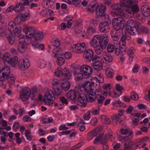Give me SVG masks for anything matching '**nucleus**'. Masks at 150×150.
<instances>
[{"label": "nucleus", "mask_w": 150, "mask_h": 150, "mask_svg": "<svg viewBox=\"0 0 150 150\" xmlns=\"http://www.w3.org/2000/svg\"><path fill=\"white\" fill-rule=\"evenodd\" d=\"M86 49V45L84 43H79L71 45L70 50L71 51L77 54L84 52Z\"/></svg>", "instance_id": "nucleus-8"}, {"label": "nucleus", "mask_w": 150, "mask_h": 150, "mask_svg": "<svg viewBox=\"0 0 150 150\" xmlns=\"http://www.w3.org/2000/svg\"><path fill=\"white\" fill-rule=\"evenodd\" d=\"M127 39V37L126 35H122L121 37L119 43L121 46H125L126 40Z\"/></svg>", "instance_id": "nucleus-41"}, {"label": "nucleus", "mask_w": 150, "mask_h": 150, "mask_svg": "<svg viewBox=\"0 0 150 150\" xmlns=\"http://www.w3.org/2000/svg\"><path fill=\"white\" fill-rule=\"evenodd\" d=\"M103 57L106 61L109 62H111L112 61L113 58L112 56L106 52L103 53Z\"/></svg>", "instance_id": "nucleus-30"}, {"label": "nucleus", "mask_w": 150, "mask_h": 150, "mask_svg": "<svg viewBox=\"0 0 150 150\" xmlns=\"http://www.w3.org/2000/svg\"><path fill=\"white\" fill-rule=\"evenodd\" d=\"M132 136H126L125 137H120L119 141L122 142H131V140L132 139Z\"/></svg>", "instance_id": "nucleus-32"}, {"label": "nucleus", "mask_w": 150, "mask_h": 150, "mask_svg": "<svg viewBox=\"0 0 150 150\" xmlns=\"http://www.w3.org/2000/svg\"><path fill=\"white\" fill-rule=\"evenodd\" d=\"M108 41V37L107 36H101L99 45L101 47L105 49L107 45Z\"/></svg>", "instance_id": "nucleus-23"}, {"label": "nucleus", "mask_w": 150, "mask_h": 150, "mask_svg": "<svg viewBox=\"0 0 150 150\" xmlns=\"http://www.w3.org/2000/svg\"><path fill=\"white\" fill-rule=\"evenodd\" d=\"M37 94V89L36 87H33L31 89L28 87L24 88L20 92V98L23 101H25L30 96L31 99L35 100L36 99L35 97Z\"/></svg>", "instance_id": "nucleus-4"}, {"label": "nucleus", "mask_w": 150, "mask_h": 150, "mask_svg": "<svg viewBox=\"0 0 150 150\" xmlns=\"http://www.w3.org/2000/svg\"><path fill=\"white\" fill-rule=\"evenodd\" d=\"M118 30L115 29L112 30L110 33L112 38L114 41L113 44L117 43L116 42H119L118 40L120 38V33Z\"/></svg>", "instance_id": "nucleus-21"}, {"label": "nucleus", "mask_w": 150, "mask_h": 150, "mask_svg": "<svg viewBox=\"0 0 150 150\" xmlns=\"http://www.w3.org/2000/svg\"><path fill=\"white\" fill-rule=\"evenodd\" d=\"M100 108L98 107L93 108L91 111V113L94 115H97L99 114Z\"/></svg>", "instance_id": "nucleus-47"}, {"label": "nucleus", "mask_w": 150, "mask_h": 150, "mask_svg": "<svg viewBox=\"0 0 150 150\" xmlns=\"http://www.w3.org/2000/svg\"><path fill=\"white\" fill-rule=\"evenodd\" d=\"M65 62V59L63 57H61L57 58V64L58 65L60 66H62L64 64Z\"/></svg>", "instance_id": "nucleus-45"}, {"label": "nucleus", "mask_w": 150, "mask_h": 150, "mask_svg": "<svg viewBox=\"0 0 150 150\" xmlns=\"http://www.w3.org/2000/svg\"><path fill=\"white\" fill-rule=\"evenodd\" d=\"M107 94L106 93V91H103L102 95L100 97V98L98 99V104H102L105 98H106Z\"/></svg>", "instance_id": "nucleus-33"}, {"label": "nucleus", "mask_w": 150, "mask_h": 150, "mask_svg": "<svg viewBox=\"0 0 150 150\" xmlns=\"http://www.w3.org/2000/svg\"><path fill=\"white\" fill-rule=\"evenodd\" d=\"M112 24L115 29L118 30L125 25V21L121 17H119L113 20Z\"/></svg>", "instance_id": "nucleus-10"}, {"label": "nucleus", "mask_w": 150, "mask_h": 150, "mask_svg": "<svg viewBox=\"0 0 150 150\" xmlns=\"http://www.w3.org/2000/svg\"><path fill=\"white\" fill-rule=\"evenodd\" d=\"M22 0L23 2V3H18L16 4L15 6L12 7L15 12L19 13L23 11L24 9L25 6L29 5V2L31 1V0Z\"/></svg>", "instance_id": "nucleus-12"}, {"label": "nucleus", "mask_w": 150, "mask_h": 150, "mask_svg": "<svg viewBox=\"0 0 150 150\" xmlns=\"http://www.w3.org/2000/svg\"><path fill=\"white\" fill-rule=\"evenodd\" d=\"M95 32L96 29L95 28L92 27H90L87 29L86 33V35L88 36H90Z\"/></svg>", "instance_id": "nucleus-43"}, {"label": "nucleus", "mask_w": 150, "mask_h": 150, "mask_svg": "<svg viewBox=\"0 0 150 150\" xmlns=\"http://www.w3.org/2000/svg\"><path fill=\"white\" fill-rule=\"evenodd\" d=\"M8 30L5 32V36L7 38L8 43L10 45H13L15 41L14 36L12 34L14 33L17 35L19 39V45L18 49L21 52H24L26 46L27 44L24 39V35L21 34V27L18 28L15 23L13 21L9 23L8 26Z\"/></svg>", "instance_id": "nucleus-2"}, {"label": "nucleus", "mask_w": 150, "mask_h": 150, "mask_svg": "<svg viewBox=\"0 0 150 150\" xmlns=\"http://www.w3.org/2000/svg\"><path fill=\"white\" fill-rule=\"evenodd\" d=\"M11 59V55L8 53H6L3 56V60L4 62L9 63Z\"/></svg>", "instance_id": "nucleus-39"}, {"label": "nucleus", "mask_w": 150, "mask_h": 150, "mask_svg": "<svg viewBox=\"0 0 150 150\" xmlns=\"http://www.w3.org/2000/svg\"><path fill=\"white\" fill-rule=\"evenodd\" d=\"M19 69L21 70H24L28 69L30 64L29 60L27 58L21 59L19 61L18 64Z\"/></svg>", "instance_id": "nucleus-14"}, {"label": "nucleus", "mask_w": 150, "mask_h": 150, "mask_svg": "<svg viewBox=\"0 0 150 150\" xmlns=\"http://www.w3.org/2000/svg\"><path fill=\"white\" fill-rule=\"evenodd\" d=\"M120 2L121 4L117 3L113 6L111 13L114 16L119 15L126 18H130L139 10L138 6L134 4L137 2L136 0H120Z\"/></svg>", "instance_id": "nucleus-1"}, {"label": "nucleus", "mask_w": 150, "mask_h": 150, "mask_svg": "<svg viewBox=\"0 0 150 150\" xmlns=\"http://www.w3.org/2000/svg\"><path fill=\"white\" fill-rule=\"evenodd\" d=\"M141 10L144 16L147 17L150 15V8L149 6L144 5L141 7Z\"/></svg>", "instance_id": "nucleus-27"}, {"label": "nucleus", "mask_w": 150, "mask_h": 150, "mask_svg": "<svg viewBox=\"0 0 150 150\" xmlns=\"http://www.w3.org/2000/svg\"><path fill=\"white\" fill-rule=\"evenodd\" d=\"M91 65L93 69L96 70H101L103 68L102 63L104 62V59L97 55H95L93 58Z\"/></svg>", "instance_id": "nucleus-7"}, {"label": "nucleus", "mask_w": 150, "mask_h": 150, "mask_svg": "<svg viewBox=\"0 0 150 150\" xmlns=\"http://www.w3.org/2000/svg\"><path fill=\"white\" fill-rule=\"evenodd\" d=\"M59 72L60 74H62V76L65 79H69L71 78V73L66 68H64L62 70V71H60Z\"/></svg>", "instance_id": "nucleus-25"}, {"label": "nucleus", "mask_w": 150, "mask_h": 150, "mask_svg": "<svg viewBox=\"0 0 150 150\" xmlns=\"http://www.w3.org/2000/svg\"><path fill=\"white\" fill-rule=\"evenodd\" d=\"M103 88L104 90V91H106V93H107V90L108 89L110 90V85L109 84H104L103 86Z\"/></svg>", "instance_id": "nucleus-59"}, {"label": "nucleus", "mask_w": 150, "mask_h": 150, "mask_svg": "<svg viewBox=\"0 0 150 150\" xmlns=\"http://www.w3.org/2000/svg\"><path fill=\"white\" fill-rule=\"evenodd\" d=\"M78 100L79 104L82 107H85L86 105V103L87 101L89 102L90 101L88 99V96L86 97V95L84 94L83 91H82L80 90L78 91Z\"/></svg>", "instance_id": "nucleus-9"}, {"label": "nucleus", "mask_w": 150, "mask_h": 150, "mask_svg": "<svg viewBox=\"0 0 150 150\" xmlns=\"http://www.w3.org/2000/svg\"><path fill=\"white\" fill-rule=\"evenodd\" d=\"M96 7L94 4L91 5L87 8V11L90 13H92L96 9Z\"/></svg>", "instance_id": "nucleus-44"}, {"label": "nucleus", "mask_w": 150, "mask_h": 150, "mask_svg": "<svg viewBox=\"0 0 150 150\" xmlns=\"http://www.w3.org/2000/svg\"><path fill=\"white\" fill-rule=\"evenodd\" d=\"M114 50H115L114 44H113V45L110 44L108 45L107 48L108 52H112Z\"/></svg>", "instance_id": "nucleus-53"}, {"label": "nucleus", "mask_w": 150, "mask_h": 150, "mask_svg": "<svg viewBox=\"0 0 150 150\" xmlns=\"http://www.w3.org/2000/svg\"><path fill=\"white\" fill-rule=\"evenodd\" d=\"M46 5L48 7H51L54 5L55 2V0H45L44 1Z\"/></svg>", "instance_id": "nucleus-42"}, {"label": "nucleus", "mask_w": 150, "mask_h": 150, "mask_svg": "<svg viewBox=\"0 0 150 150\" xmlns=\"http://www.w3.org/2000/svg\"><path fill=\"white\" fill-rule=\"evenodd\" d=\"M105 73L107 76L109 78H112L113 77V72L112 69L107 68L105 70Z\"/></svg>", "instance_id": "nucleus-35"}, {"label": "nucleus", "mask_w": 150, "mask_h": 150, "mask_svg": "<svg viewBox=\"0 0 150 150\" xmlns=\"http://www.w3.org/2000/svg\"><path fill=\"white\" fill-rule=\"evenodd\" d=\"M83 73H79L74 75L75 76V80L76 81H80L83 78Z\"/></svg>", "instance_id": "nucleus-48"}, {"label": "nucleus", "mask_w": 150, "mask_h": 150, "mask_svg": "<svg viewBox=\"0 0 150 150\" xmlns=\"http://www.w3.org/2000/svg\"><path fill=\"white\" fill-rule=\"evenodd\" d=\"M82 87L84 88L86 92L88 95V99L90 102L93 101L96 98V93L91 88V84L88 81H86L82 85Z\"/></svg>", "instance_id": "nucleus-6"}, {"label": "nucleus", "mask_w": 150, "mask_h": 150, "mask_svg": "<svg viewBox=\"0 0 150 150\" xmlns=\"http://www.w3.org/2000/svg\"><path fill=\"white\" fill-rule=\"evenodd\" d=\"M32 45L35 48H38L41 49L42 50H43L44 48V45L43 44H39L38 43L34 44L33 42L32 43Z\"/></svg>", "instance_id": "nucleus-52"}, {"label": "nucleus", "mask_w": 150, "mask_h": 150, "mask_svg": "<svg viewBox=\"0 0 150 150\" xmlns=\"http://www.w3.org/2000/svg\"><path fill=\"white\" fill-rule=\"evenodd\" d=\"M116 90L118 91L121 92V91L124 89V88L122 86H121L119 84H117L115 86Z\"/></svg>", "instance_id": "nucleus-58"}, {"label": "nucleus", "mask_w": 150, "mask_h": 150, "mask_svg": "<svg viewBox=\"0 0 150 150\" xmlns=\"http://www.w3.org/2000/svg\"><path fill=\"white\" fill-rule=\"evenodd\" d=\"M93 47L95 48V52L98 54H102L103 50L105 49L99 45H97L95 47Z\"/></svg>", "instance_id": "nucleus-34"}, {"label": "nucleus", "mask_w": 150, "mask_h": 150, "mask_svg": "<svg viewBox=\"0 0 150 150\" xmlns=\"http://www.w3.org/2000/svg\"><path fill=\"white\" fill-rule=\"evenodd\" d=\"M78 91L75 92L74 91L70 90L66 94V96L68 100L74 101L76 100L78 96Z\"/></svg>", "instance_id": "nucleus-18"}, {"label": "nucleus", "mask_w": 150, "mask_h": 150, "mask_svg": "<svg viewBox=\"0 0 150 150\" xmlns=\"http://www.w3.org/2000/svg\"><path fill=\"white\" fill-rule=\"evenodd\" d=\"M60 100L63 104L67 105L68 103L67 100L64 97H61L60 98Z\"/></svg>", "instance_id": "nucleus-63"}, {"label": "nucleus", "mask_w": 150, "mask_h": 150, "mask_svg": "<svg viewBox=\"0 0 150 150\" xmlns=\"http://www.w3.org/2000/svg\"><path fill=\"white\" fill-rule=\"evenodd\" d=\"M23 120L24 122H29L31 121V119L29 116L27 115L23 117Z\"/></svg>", "instance_id": "nucleus-62"}, {"label": "nucleus", "mask_w": 150, "mask_h": 150, "mask_svg": "<svg viewBox=\"0 0 150 150\" xmlns=\"http://www.w3.org/2000/svg\"><path fill=\"white\" fill-rule=\"evenodd\" d=\"M130 97H131V99L134 100H138L139 98L138 94L135 92L134 91H133L131 93Z\"/></svg>", "instance_id": "nucleus-46"}, {"label": "nucleus", "mask_w": 150, "mask_h": 150, "mask_svg": "<svg viewBox=\"0 0 150 150\" xmlns=\"http://www.w3.org/2000/svg\"><path fill=\"white\" fill-rule=\"evenodd\" d=\"M63 54L64 53L61 50H56L55 49H53L52 51V55L54 57L57 58L61 57Z\"/></svg>", "instance_id": "nucleus-28"}, {"label": "nucleus", "mask_w": 150, "mask_h": 150, "mask_svg": "<svg viewBox=\"0 0 150 150\" xmlns=\"http://www.w3.org/2000/svg\"><path fill=\"white\" fill-rule=\"evenodd\" d=\"M93 51L91 50L88 49L84 53L83 57L84 58L90 61L91 59L93 60Z\"/></svg>", "instance_id": "nucleus-26"}, {"label": "nucleus", "mask_w": 150, "mask_h": 150, "mask_svg": "<svg viewBox=\"0 0 150 150\" xmlns=\"http://www.w3.org/2000/svg\"><path fill=\"white\" fill-rule=\"evenodd\" d=\"M54 93L55 95H60L62 91V89L59 87H55L54 88Z\"/></svg>", "instance_id": "nucleus-51"}, {"label": "nucleus", "mask_w": 150, "mask_h": 150, "mask_svg": "<svg viewBox=\"0 0 150 150\" xmlns=\"http://www.w3.org/2000/svg\"><path fill=\"white\" fill-rule=\"evenodd\" d=\"M99 30L101 32H108L110 30L109 25L107 22H102L99 24Z\"/></svg>", "instance_id": "nucleus-19"}, {"label": "nucleus", "mask_w": 150, "mask_h": 150, "mask_svg": "<svg viewBox=\"0 0 150 150\" xmlns=\"http://www.w3.org/2000/svg\"><path fill=\"white\" fill-rule=\"evenodd\" d=\"M83 118L85 120H88L90 118V112L88 111L83 116Z\"/></svg>", "instance_id": "nucleus-56"}, {"label": "nucleus", "mask_w": 150, "mask_h": 150, "mask_svg": "<svg viewBox=\"0 0 150 150\" xmlns=\"http://www.w3.org/2000/svg\"><path fill=\"white\" fill-rule=\"evenodd\" d=\"M126 30L132 35L137 34L139 32V25L136 22L130 19L127 21L125 24Z\"/></svg>", "instance_id": "nucleus-5"}, {"label": "nucleus", "mask_w": 150, "mask_h": 150, "mask_svg": "<svg viewBox=\"0 0 150 150\" xmlns=\"http://www.w3.org/2000/svg\"><path fill=\"white\" fill-rule=\"evenodd\" d=\"M135 52V49L133 48H131L129 49L127 52L128 54L129 55H132Z\"/></svg>", "instance_id": "nucleus-61"}, {"label": "nucleus", "mask_w": 150, "mask_h": 150, "mask_svg": "<svg viewBox=\"0 0 150 150\" xmlns=\"http://www.w3.org/2000/svg\"><path fill=\"white\" fill-rule=\"evenodd\" d=\"M15 78L14 76H10L8 80V83L11 85L13 84L15 82Z\"/></svg>", "instance_id": "nucleus-55"}, {"label": "nucleus", "mask_w": 150, "mask_h": 150, "mask_svg": "<svg viewBox=\"0 0 150 150\" xmlns=\"http://www.w3.org/2000/svg\"><path fill=\"white\" fill-rule=\"evenodd\" d=\"M73 73L74 75L79 73V72H81V66H76L74 67Z\"/></svg>", "instance_id": "nucleus-49"}, {"label": "nucleus", "mask_w": 150, "mask_h": 150, "mask_svg": "<svg viewBox=\"0 0 150 150\" xmlns=\"http://www.w3.org/2000/svg\"><path fill=\"white\" fill-rule=\"evenodd\" d=\"M81 72L86 76L91 75L93 72L91 67L87 65H83L81 66Z\"/></svg>", "instance_id": "nucleus-20"}, {"label": "nucleus", "mask_w": 150, "mask_h": 150, "mask_svg": "<svg viewBox=\"0 0 150 150\" xmlns=\"http://www.w3.org/2000/svg\"><path fill=\"white\" fill-rule=\"evenodd\" d=\"M61 86L63 90L66 91L69 89L70 86V83L69 81L67 80L63 81L62 82Z\"/></svg>", "instance_id": "nucleus-29"}, {"label": "nucleus", "mask_w": 150, "mask_h": 150, "mask_svg": "<svg viewBox=\"0 0 150 150\" xmlns=\"http://www.w3.org/2000/svg\"><path fill=\"white\" fill-rule=\"evenodd\" d=\"M100 38V35H96L94 36L90 42V46L92 47H96V46L98 45V42L99 43Z\"/></svg>", "instance_id": "nucleus-22"}, {"label": "nucleus", "mask_w": 150, "mask_h": 150, "mask_svg": "<svg viewBox=\"0 0 150 150\" xmlns=\"http://www.w3.org/2000/svg\"><path fill=\"white\" fill-rule=\"evenodd\" d=\"M23 31L27 38L32 39L36 41L41 40L43 38V35L42 33L38 31L33 26L24 25Z\"/></svg>", "instance_id": "nucleus-3"}, {"label": "nucleus", "mask_w": 150, "mask_h": 150, "mask_svg": "<svg viewBox=\"0 0 150 150\" xmlns=\"http://www.w3.org/2000/svg\"><path fill=\"white\" fill-rule=\"evenodd\" d=\"M29 17V14L28 13H21L15 18L14 21L17 24H19L28 19Z\"/></svg>", "instance_id": "nucleus-16"}, {"label": "nucleus", "mask_w": 150, "mask_h": 150, "mask_svg": "<svg viewBox=\"0 0 150 150\" xmlns=\"http://www.w3.org/2000/svg\"><path fill=\"white\" fill-rule=\"evenodd\" d=\"M97 135V133L92 130L87 134V138L88 140L90 141Z\"/></svg>", "instance_id": "nucleus-37"}, {"label": "nucleus", "mask_w": 150, "mask_h": 150, "mask_svg": "<svg viewBox=\"0 0 150 150\" xmlns=\"http://www.w3.org/2000/svg\"><path fill=\"white\" fill-rule=\"evenodd\" d=\"M71 3H69V4H72L75 6H78L80 4L81 1L80 0H70Z\"/></svg>", "instance_id": "nucleus-50"}, {"label": "nucleus", "mask_w": 150, "mask_h": 150, "mask_svg": "<svg viewBox=\"0 0 150 150\" xmlns=\"http://www.w3.org/2000/svg\"><path fill=\"white\" fill-rule=\"evenodd\" d=\"M54 96L52 91L48 90L45 93L43 100L47 104L50 105L54 102Z\"/></svg>", "instance_id": "nucleus-11"}, {"label": "nucleus", "mask_w": 150, "mask_h": 150, "mask_svg": "<svg viewBox=\"0 0 150 150\" xmlns=\"http://www.w3.org/2000/svg\"><path fill=\"white\" fill-rule=\"evenodd\" d=\"M38 65L41 68H43L46 67V64L45 61L42 60L39 62Z\"/></svg>", "instance_id": "nucleus-57"}, {"label": "nucleus", "mask_w": 150, "mask_h": 150, "mask_svg": "<svg viewBox=\"0 0 150 150\" xmlns=\"http://www.w3.org/2000/svg\"><path fill=\"white\" fill-rule=\"evenodd\" d=\"M1 74H0V81H4L9 77L10 70L8 67L5 66L1 69Z\"/></svg>", "instance_id": "nucleus-13"}, {"label": "nucleus", "mask_w": 150, "mask_h": 150, "mask_svg": "<svg viewBox=\"0 0 150 150\" xmlns=\"http://www.w3.org/2000/svg\"><path fill=\"white\" fill-rule=\"evenodd\" d=\"M18 60V58L17 56H15L11 58L10 61L8 63L10 64L11 66L13 67H15L17 64Z\"/></svg>", "instance_id": "nucleus-40"}, {"label": "nucleus", "mask_w": 150, "mask_h": 150, "mask_svg": "<svg viewBox=\"0 0 150 150\" xmlns=\"http://www.w3.org/2000/svg\"><path fill=\"white\" fill-rule=\"evenodd\" d=\"M103 134L102 133L96 137L94 141V143L95 144H97L98 142H100L103 145V147L104 149L106 150L108 149V145L106 143V139L103 138Z\"/></svg>", "instance_id": "nucleus-15"}, {"label": "nucleus", "mask_w": 150, "mask_h": 150, "mask_svg": "<svg viewBox=\"0 0 150 150\" xmlns=\"http://www.w3.org/2000/svg\"><path fill=\"white\" fill-rule=\"evenodd\" d=\"M106 7L103 5H99L96 8V16L98 17L104 16L105 15Z\"/></svg>", "instance_id": "nucleus-17"}, {"label": "nucleus", "mask_w": 150, "mask_h": 150, "mask_svg": "<svg viewBox=\"0 0 150 150\" xmlns=\"http://www.w3.org/2000/svg\"><path fill=\"white\" fill-rule=\"evenodd\" d=\"M133 109V107L132 105H130L126 111V112L127 114L131 113Z\"/></svg>", "instance_id": "nucleus-64"}, {"label": "nucleus", "mask_w": 150, "mask_h": 150, "mask_svg": "<svg viewBox=\"0 0 150 150\" xmlns=\"http://www.w3.org/2000/svg\"><path fill=\"white\" fill-rule=\"evenodd\" d=\"M14 135L13 133L12 132H10L9 133H8L6 135H7V136L9 137L10 139H9V141L12 142H13V137Z\"/></svg>", "instance_id": "nucleus-60"}, {"label": "nucleus", "mask_w": 150, "mask_h": 150, "mask_svg": "<svg viewBox=\"0 0 150 150\" xmlns=\"http://www.w3.org/2000/svg\"><path fill=\"white\" fill-rule=\"evenodd\" d=\"M117 43L114 44L115 47V54L117 55H119L120 54H121V52L120 50V46L121 45L119 42H116Z\"/></svg>", "instance_id": "nucleus-31"}, {"label": "nucleus", "mask_w": 150, "mask_h": 150, "mask_svg": "<svg viewBox=\"0 0 150 150\" xmlns=\"http://www.w3.org/2000/svg\"><path fill=\"white\" fill-rule=\"evenodd\" d=\"M139 141L141 143H146L148 141L150 142V138L148 137H145L140 139Z\"/></svg>", "instance_id": "nucleus-54"}, {"label": "nucleus", "mask_w": 150, "mask_h": 150, "mask_svg": "<svg viewBox=\"0 0 150 150\" xmlns=\"http://www.w3.org/2000/svg\"><path fill=\"white\" fill-rule=\"evenodd\" d=\"M101 83L99 79H98L97 78H92L91 79V84L95 87H97L96 90L97 93L100 91V90L99 88L100 83Z\"/></svg>", "instance_id": "nucleus-24"}, {"label": "nucleus", "mask_w": 150, "mask_h": 150, "mask_svg": "<svg viewBox=\"0 0 150 150\" xmlns=\"http://www.w3.org/2000/svg\"><path fill=\"white\" fill-rule=\"evenodd\" d=\"M60 41L57 39H55L54 40L53 45L50 46L49 45L48 46V48L49 49L51 50L53 49H54L53 48V47H58L60 45Z\"/></svg>", "instance_id": "nucleus-36"}, {"label": "nucleus", "mask_w": 150, "mask_h": 150, "mask_svg": "<svg viewBox=\"0 0 150 150\" xmlns=\"http://www.w3.org/2000/svg\"><path fill=\"white\" fill-rule=\"evenodd\" d=\"M41 13L44 16H53L54 15L53 11L50 9L42 11H41Z\"/></svg>", "instance_id": "nucleus-38"}]
</instances>
